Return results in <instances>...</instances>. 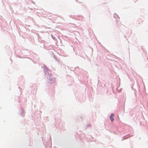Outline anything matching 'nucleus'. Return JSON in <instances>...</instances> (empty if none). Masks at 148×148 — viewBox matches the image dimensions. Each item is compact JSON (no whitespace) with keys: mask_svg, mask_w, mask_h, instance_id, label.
Wrapping results in <instances>:
<instances>
[{"mask_svg":"<svg viewBox=\"0 0 148 148\" xmlns=\"http://www.w3.org/2000/svg\"><path fill=\"white\" fill-rule=\"evenodd\" d=\"M114 116V115L113 113L111 114V115L110 116V118L111 120V121L112 122H113L114 121V118H113V117Z\"/></svg>","mask_w":148,"mask_h":148,"instance_id":"nucleus-1","label":"nucleus"}]
</instances>
